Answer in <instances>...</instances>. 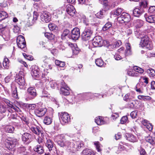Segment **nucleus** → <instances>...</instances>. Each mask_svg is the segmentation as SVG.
Returning <instances> with one entry per match:
<instances>
[{"mask_svg": "<svg viewBox=\"0 0 155 155\" xmlns=\"http://www.w3.org/2000/svg\"><path fill=\"white\" fill-rule=\"evenodd\" d=\"M52 115L49 116H45L43 120L44 123L46 125H49L51 124L52 121L53 120Z\"/></svg>", "mask_w": 155, "mask_h": 155, "instance_id": "obj_24", "label": "nucleus"}, {"mask_svg": "<svg viewBox=\"0 0 155 155\" xmlns=\"http://www.w3.org/2000/svg\"><path fill=\"white\" fill-rule=\"evenodd\" d=\"M133 23L134 26L137 28H140L144 24L143 21L141 20H134Z\"/></svg>", "mask_w": 155, "mask_h": 155, "instance_id": "obj_23", "label": "nucleus"}, {"mask_svg": "<svg viewBox=\"0 0 155 155\" xmlns=\"http://www.w3.org/2000/svg\"><path fill=\"white\" fill-rule=\"evenodd\" d=\"M61 12L59 9L54 10L53 12V15L56 18H58L59 15L61 14Z\"/></svg>", "mask_w": 155, "mask_h": 155, "instance_id": "obj_58", "label": "nucleus"}, {"mask_svg": "<svg viewBox=\"0 0 155 155\" xmlns=\"http://www.w3.org/2000/svg\"><path fill=\"white\" fill-rule=\"evenodd\" d=\"M40 72L38 67L36 66L32 67L31 74L33 77H37L39 75Z\"/></svg>", "mask_w": 155, "mask_h": 155, "instance_id": "obj_19", "label": "nucleus"}, {"mask_svg": "<svg viewBox=\"0 0 155 155\" xmlns=\"http://www.w3.org/2000/svg\"><path fill=\"white\" fill-rule=\"evenodd\" d=\"M123 11V9L120 8H118L112 11L111 12V15L116 16L119 15L121 14Z\"/></svg>", "mask_w": 155, "mask_h": 155, "instance_id": "obj_27", "label": "nucleus"}, {"mask_svg": "<svg viewBox=\"0 0 155 155\" xmlns=\"http://www.w3.org/2000/svg\"><path fill=\"white\" fill-rule=\"evenodd\" d=\"M133 69L135 72H137L140 74L143 73L144 71L143 69L137 66L134 67Z\"/></svg>", "mask_w": 155, "mask_h": 155, "instance_id": "obj_49", "label": "nucleus"}, {"mask_svg": "<svg viewBox=\"0 0 155 155\" xmlns=\"http://www.w3.org/2000/svg\"><path fill=\"white\" fill-rule=\"evenodd\" d=\"M123 32H124L126 34L128 35L131 34L132 32V30L129 28L123 29Z\"/></svg>", "mask_w": 155, "mask_h": 155, "instance_id": "obj_56", "label": "nucleus"}, {"mask_svg": "<svg viewBox=\"0 0 155 155\" xmlns=\"http://www.w3.org/2000/svg\"><path fill=\"white\" fill-rule=\"evenodd\" d=\"M94 144L95 146L97 151L98 152H101L102 150L101 148L102 146L99 142L98 141H96L94 142Z\"/></svg>", "mask_w": 155, "mask_h": 155, "instance_id": "obj_45", "label": "nucleus"}, {"mask_svg": "<svg viewBox=\"0 0 155 155\" xmlns=\"http://www.w3.org/2000/svg\"><path fill=\"white\" fill-rule=\"evenodd\" d=\"M8 118L10 120L11 119H16L17 117V115L16 114H11L10 115L8 114Z\"/></svg>", "mask_w": 155, "mask_h": 155, "instance_id": "obj_61", "label": "nucleus"}, {"mask_svg": "<svg viewBox=\"0 0 155 155\" xmlns=\"http://www.w3.org/2000/svg\"><path fill=\"white\" fill-rule=\"evenodd\" d=\"M93 33V31L90 28H85L82 34V38L84 41L90 39Z\"/></svg>", "mask_w": 155, "mask_h": 155, "instance_id": "obj_5", "label": "nucleus"}, {"mask_svg": "<svg viewBox=\"0 0 155 155\" xmlns=\"http://www.w3.org/2000/svg\"><path fill=\"white\" fill-rule=\"evenodd\" d=\"M7 110V108L6 105L2 104H0V112L1 113L5 112Z\"/></svg>", "mask_w": 155, "mask_h": 155, "instance_id": "obj_47", "label": "nucleus"}, {"mask_svg": "<svg viewBox=\"0 0 155 155\" xmlns=\"http://www.w3.org/2000/svg\"><path fill=\"white\" fill-rule=\"evenodd\" d=\"M31 136L28 133H25L22 135V140L24 142L29 143L31 140Z\"/></svg>", "mask_w": 155, "mask_h": 155, "instance_id": "obj_16", "label": "nucleus"}, {"mask_svg": "<svg viewBox=\"0 0 155 155\" xmlns=\"http://www.w3.org/2000/svg\"><path fill=\"white\" fill-rule=\"evenodd\" d=\"M0 6L2 8H5L7 6V1L5 0H0Z\"/></svg>", "mask_w": 155, "mask_h": 155, "instance_id": "obj_54", "label": "nucleus"}, {"mask_svg": "<svg viewBox=\"0 0 155 155\" xmlns=\"http://www.w3.org/2000/svg\"><path fill=\"white\" fill-rule=\"evenodd\" d=\"M3 65L4 68H8L9 66V61L8 59L6 57L4 58L3 62Z\"/></svg>", "mask_w": 155, "mask_h": 155, "instance_id": "obj_44", "label": "nucleus"}, {"mask_svg": "<svg viewBox=\"0 0 155 155\" xmlns=\"http://www.w3.org/2000/svg\"><path fill=\"white\" fill-rule=\"evenodd\" d=\"M95 122L98 125H101L107 123L101 116L96 117L95 119Z\"/></svg>", "mask_w": 155, "mask_h": 155, "instance_id": "obj_26", "label": "nucleus"}, {"mask_svg": "<svg viewBox=\"0 0 155 155\" xmlns=\"http://www.w3.org/2000/svg\"><path fill=\"white\" fill-rule=\"evenodd\" d=\"M47 110L44 106L38 105L35 110V113L39 117L44 116L46 113Z\"/></svg>", "mask_w": 155, "mask_h": 155, "instance_id": "obj_6", "label": "nucleus"}, {"mask_svg": "<svg viewBox=\"0 0 155 155\" xmlns=\"http://www.w3.org/2000/svg\"><path fill=\"white\" fill-rule=\"evenodd\" d=\"M42 60L45 63H48L50 60V58L46 56H44L41 58Z\"/></svg>", "mask_w": 155, "mask_h": 155, "instance_id": "obj_60", "label": "nucleus"}, {"mask_svg": "<svg viewBox=\"0 0 155 155\" xmlns=\"http://www.w3.org/2000/svg\"><path fill=\"white\" fill-rule=\"evenodd\" d=\"M147 73L150 77H153L155 76V71L153 69L150 68L148 69Z\"/></svg>", "mask_w": 155, "mask_h": 155, "instance_id": "obj_46", "label": "nucleus"}, {"mask_svg": "<svg viewBox=\"0 0 155 155\" xmlns=\"http://www.w3.org/2000/svg\"><path fill=\"white\" fill-rule=\"evenodd\" d=\"M144 12L143 8H135L133 11V14L134 16L139 17Z\"/></svg>", "mask_w": 155, "mask_h": 155, "instance_id": "obj_21", "label": "nucleus"}, {"mask_svg": "<svg viewBox=\"0 0 155 155\" xmlns=\"http://www.w3.org/2000/svg\"><path fill=\"white\" fill-rule=\"evenodd\" d=\"M95 62L96 65L99 67H104L106 65V64L101 59H97L96 60Z\"/></svg>", "mask_w": 155, "mask_h": 155, "instance_id": "obj_36", "label": "nucleus"}, {"mask_svg": "<svg viewBox=\"0 0 155 155\" xmlns=\"http://www.w3.org/2000/svg\"><path fill=\"white\" fill-rule=\"evenodd\" d=\"M86 96L89 97V101L91 99L94 100L97 98H100L99 97L101 96V94L98 93L92 94L91 93H86Z\"/></svg>", "mask_w": 155, "mask_h": 155, "instance_id": "obj_18", "label": "nucleus"}, {"mask_svg": "<svg viewBox=\"0 0 155 155\" xmlns=\"http://www.w3.org/2000/svg\"><path fill=\"white\" fill-rule=\"evenodd\" d=\"M54 141L61 147H65L66 149L71 150L72 152L79 150L83 147L84 144L82 141H77L75 144L69 140L65 141V137L63 135H58L55 137Z\"/></svg>", "mask_w": 155, "mask_h": 155, "instance_id": "obj_1", "label": "nucleus"}, {"mask_svg": "<svg viewBox=\"0 0 155 155\" xmlns=\"http://www.w3.org/2000/svg\"><path fill=\"white\" fill-rule=\"evenodd\" d=\"M59 117L60 122L63 125L68 124L70 121V116L66 112H61L59 114Z\"/></svg>", "mask_w": 155, "mask_h": 155, "instance_id": "obj_3", "label": "nucleus"}, {"mask_svg": "<svg viewBox=\"0 0 155 155\" xmlns=\"http://www.w3.org/2000/svg\"><path fill=\"white\" fill-rule=\"evenodd\" d=\"M55 63L56 65L61 67H63L65 66V62L64 61L56 60L55 61Z\"/></svg>", "mask_w": 155, "mask_h": 155, "instance_id": "obj_48", "label": "nucleus"}, {"mask_svg": "<svg viewBox=\"0 0 155 155\" xmlns=\"http://www.w3.org/2000/svg\"><path fill=\"white\" fill-rule=\"evenodd\" d=\"M112 26L111 23L108 22L103 27L102 29L104 31H105L109 28Z\"/></svg>", "mask_w": 155, "mask_h": 155, "instance_id": "obj_50", "label": "nucleus"}, {"mask_svg": "<svg viewBox=\"0 0 155 155\" xmlns=\"http://www.w3.org/2000/svg\"><path fill=\"white\" fill-rule=\"evenodd\" d=\"M95 153L91 150L85 149L82 152L81 155H95Z\"/></svg>", "mask_w": 155, "mask_h": 155, "instance_id": "obj_28", "label": "nucleus"}, {"mask_svg": "<svg viewBox=\"0 0 155 155\" xmlns=\"http://www.w3.org/2000/svg\"><path fill=\"white\" fill-rule=\"evenodd\" d=\"M34 150L39 154H42L44 152L43 147L41 145H37L34 148Z\"/></svg>", "mask_w": 155, "mask_h": 155, "instance_id": "obj_29", "label": "nucleus"}, {"mask_svg": "<svg viewBox=\"0 0 155 155\" xmlns=\"http://www.w3.org/2000/svg\"><path fill=\"white\" fill-rule=\"evenodd\" d=\"M130 102L127 105V107L129 108H133L134 107V101L133 100H131L129 101Z\"/></svg>", "mask_w": 155, "mask_h": 155, "instance_id": "obj_57", "label": "nucleus"}, {"mask_svg": "<svg viewBox=\"0 0 155 155\" xmlns=\"http://www.w3.org/2000/svg\"><path fill=\"white\" fill-rule=\"evenodd\" d=\"M135 34L138 38H141L140 44L142 47H145L149 50L153 48V45L152 42L149 40L148 36L145 34V33L140 31H135Z\"/></svg>", "mask_w": 155, "mask_h": 155, "instance_id": "obj_2", "label": "nucleus"}, {"mask_svg": "<svg viewBox=\"0 0 155 155\" xmlns=\"http://www.w3.org/2000/svg\"><path fill=\"white\" fill-rule=\"evenodd\" d=\"M11 89L12 96L14 97L17 98L18 97L17 88L14 84H11Z\"/></svg>", "mask_w": 155, "mask_h": 155, "instance_id": "obj_20", "label": "nucleus"}, {"mask_svg": "<svg viewBox=\"0 0 155 155\" xmlns=\"http://www.w3.org/2000/svg\"><path fill=\"white\" fill-rule=\"evenodd\" d=\"M48 27L49 29L52 31L56 30L57 28L56 25L54 24H50L48 25Z\"/></svg>", "mask_w": 155, "mask_h": 155, "instance_id": "obj_55", "label": "nucleus"}, {"mask_svg": "<svg viewBox=\"0 0 155 155\" xmlns=\"http://www.w3.org/2000/svg\"><path fill=\"white\" fill-rule=\"evenodd\" d=\"M15 80L18 84L20 86H24L25 83V81L22 76H21L19 74L16 77Z\"/></svg>", "mask_w": 155, "mask_h": 155, "instance_id": "obj_15", "label": "nucleus"}, {"mask_svg": "<svg viewBox=\"0 0 155 155\" xmlns=\"http://www.w3.org/2000/svg\"><path fill=\"white\" fill-rule=\"evenodd\" d=\"M145 140L151 145H155V138L149 136L146 137Z\"/></svg>", "mask_w": 155, "mask_h": 155, "instance_id": "obj_34", "label": "nucleus"}, {"mask_svg": "<svg viewBox=\"0 0 155 155\" xmlns=\"http://www.w3.org/2000/svg\"><path fill=\"white\" fill-rule=\"evenodd\" d=\"M17 43L18 47L21 49L24 48L26 46L24 37L22 35L18 36L17 38Z\"/></svg>", "mask_w": 155, "mask_h": 155, "instance_id": "obj_9", "label": "nucleus"}, {"mask_svg": "<svg viewBox=\"0 0 155 155\" xmlns=\"http://www.w3.org/2000/svg\"><path fill=\"white\" fill-rule=\"evenodd\" d=\"M133 98V96L130 94L127 93L124 97V100L127 101H128L132 100Z\"/></svg>", "mask_w": 155, "mask_h": 155, "instance_id": "obj_41", "label": "nucleus"}, {"mask_svg": "<svg viewBox=\"0 0 155 155\" xmlns=\"http://www.w3.org/2000/svg\"><path fill=\"white\" fill-rule=\"evenodd\" d=\"M144 87L142 84L138 83L136 86L135 89L137 92L142 93L143 92V87Z\"/></svg>", "mask_w": 155, "mask_h": 155, "instance_id": "obj_30", "label": "nucleus"}, {"mask_svg": "<svg viewBox=\"0 0 155 155\" xmlns=\"http://www.w3.org/2000/svg\"><path fill=\"white\" fill-rule=\"evenodd\" d=\"M127 139L129 141L134 142L137 141V139L136 137L131 134H127L126 135Z\"/></svg>", "mask_w": 155, "mask_h": 155, "instance_id": "obj_25", "label": "nucleus"}, {"mask_svg": "<svg viewBox=\"0 0 155 155\" xmlns=\"http://www.w3.org/2000/svg\"><path fill=\"white\" fill-rule=\"evenodd\" d=\"M148 4V0H143L140 3V5L141 8H146Z\"/></svg>", "mask_w": 155, "mask_h": 155, "instance_id": "obj_42", "label": "nucleus"}, {"mask_svg": "<svg viewBox=\"0 0 155 155\" xmlns=\"http://www.w3.org/2000/svg\"><path fill=\"white\" fill-rule=\"evenodd\" d=\"M105 12V11L104 10L102 9L101 10L100 12H97L95 15L97 18H101L104 17Z\"/></svg>", "mask_w": 155, "mask_h": 155, "instance_id": "obj_43", "label": "nucleus"}, {"mask_svg": "<svg viewBox=\"0 0 155 155\" xmlns=\"http://www.w3.org/2000/svg\"><path fill=\"white\" fill-rule=\"evenodd\" d=\"M72 50L73 53L74 54H77L79 52V49L77 45L76 46V47L73 48Z\"/></svg>", "mask_w": 155, "mask_h": 155, "instance_id": "obj_59", "label": "nucleus"}, {"mask_svg": "<svg viewBox=\"0 0 155 155\" xmlns=\"http://www.w3.org/2000/svg\"><path fill=\"white\" fill-rule=\"evenodd\" d=\"M92 43L94 47H101L103 45L104 41L101 37L96 36L93 39Z\"/></svg>", "mask_w": 155, "mask_h": 155, "instance_id": "obj_8", "label": "nucleus"}, {"mask_svg": "<svg viewBox=\"0 0 155 155\" xmlns=\"http://www.w3.org/2000/svg\"><path fill=\"white\" fill-rule=\"evenodd\" d=\"M45 37L50 40L53 39L54 37V35L51 33L46 32L45 34Z\"/></svg>", "mask_w": 155, "mask_h": 155, "instance_id": "obj_52", "label": "nucleus"}, {"mask_svg": "<svg viewBox=\"0 0 155 155\" xmlns=\"http://www.w3.org/2000/svg\"><path fill=\"white\" fill-rule=\"evenodd\" d=\"M127 56L125 54L123 55L116 54L114 56L115 59L117 60H119L125 58Z\"/></svg>", "mask_w": 155, "mask_h": 155, "instance_id": "obj_38", "label": "nucleus"}, {"mask_svg": "<svg viewBox=\"0 0 155 155\" xmlns=\"http://www.w3.org/2000/svg\"><path fill=\"white\" fill-rule=\"evenodd\" d=\"M148 12L150 13H155V6H150L148 10Z\"/></svg>", "mask_w": 155, "mask_h": 155, "instance_id": "obj_63", "label": "nucleus"}, {"mask_svg": "<svg viewBox=\"0 0 155 155\" xmlns=\"http://www.w3.org/2000/svg\"><path fill=\"white\" fill-rule=\"evenodd\" d=\"M60 93L64 95H68L70 94L69 88L63 81L61 82Z\"/></svg>", "mask_w": 155, "mask_h": 155, "instance_id": "obj_7", "label": "nucleus"}, {"mask_svg": "<svg viewBox=\"0 0 155 155\" xmlns=\"http://www.w3.org/2000/svg\"><path fill=\"white\" fill-rule=\"evenodd\" d=\"M123 19L125 22H127L130 20V15L126 13L123 12L122 13Z\"/></svg>", "mask_w": 155, "mask_h": 155, "instance_id": "obj_33", "label": "nucleus"}, {"mask_svg": "<svg viewBox=\"0 0 155 155\" xmlns=\"http://www.w3.org/2000/svg\"><path fill=\"white\" fill-rule=\"evenodd\" d=\"M126 49L125 50V54L127 56L131 55L132 54L131 46L129 42H126L125 45Z\"/></svg>", "mask_w": 155, "mask_h": 155, "instance_id": "obj_22", "label": "nucleus"}, {"mask_svg": "<svg viewBox=\"0 0 155 155\" xmlns=\"http://www.w3.org/2000/svg\"><path fill=\"white\" fill-rule=\"evenodd\" d=\"M38 16V13L35 11H34L33 12V18L32 21L33 22L35 21L37 19Z\"/></svg>", "mask_w": 155, "mask_h": 155, "instance_id": "obj_64", "label": "nucleus"}, {"mask_svg": "<svg viewBox=\"0 0 155 155\" xmlns=\"http://www.w3.org/2000/svg\"><path fill=\"white\" fill-rule=\"evenodd\" d=\"M41 21L45 22H48L51 19V16L49 12H43L40 15Z\"/></svg>", "mask_w": 155, "mask_h": 155, "instance_id": "obj_10", "label": "nucleus"}, {"mask_svg": "<svg viewBox=\"0 0 155 155\" xmlns=\"http://www.w3.org/2000/svg\"><path fill=\"white\" fill-rule=\"evenodd\" d=\"M23 55L25 58L29 60H32L33 59V58L31 55L27 54L25 53H23Z\"/></svg>", "mask_w": 155, "mask_h": 155, "instance_id": "obj_62", "label": "nucleus"}, {"mask_svg": "<svg viewBox=\"0 0 155 155\" xmlns=\"http://www.w3.org/2000/svg\"><path fill=\"white\" fill-rule=\"evenodd\" d=\"M17 152L18 154L19 155H27L28 153L24 147H21L18 148V149Z\"/></svg>", "mask_w": 155, "mask_h": 155, "instance_id": "obj_31", "label": "nucleus"}, {"mask_svg": "<svg viewBox=\"0 0 155 155\" xmlns=\"http://www.w3.org/2000/svg\"><path fill=\"white\" fill-rule=\"evenodd\" d=\"M1 35L5 41H8L10 38V31L7 30L4 31L3 34Z\"/></svg>", "mask_w": 155, "mask_h": 155, "instance_id": "obj_35", "label": "nucleus"}, {"mask_svg": "<svg viewBox=\"0 0 155 155\" xmlns=\"http://www.w3.org/2000/svg\"><path fill=\"white\" fill-rule=\"evenodd\" d=\"M8 16L7 13L5 11H0V21L5 19Z\"/></svg>", "mask_w": 155, "mask_h": 155, "instance_id": "obj_40", "label": "nucleus"}, {"mask_svg": "<svg viewBox=\"0 0 155 155\" xmlns=\"http://www.w3.org/2000/svg\"><path fill=\"white\" fill-rule=\"evenodd\" d=\"M71 36L73 40H78L80 36L79 29L78 28H74L71 31Z\"/></svg>", "mask_w": 155, "mask_h": 155, "instance_id": "obj_11", "label": "nucleus"}, {"mask_svg": "<svg viewBox=\"0 0 155 155\" xmlns=\"http://www.w3.org/2000/svg\"><path fill=\"white\" fill-rule=\"evenodd\" d=\"M31 129L33 133L37 135H41L42 137H44V134L41 131V128L39 127L36 126H32Z\"/></svg>", "mask_w": 155, "mask_h": 155, "instance_id": "obj_12", "label": "nucleus"}, {"mask_svg": "<svg viewBox=\"0 0 155 155\" xmlns=\"http://www.w3.org/2000/svg\"><path fill=\"white\" fill-rule=\"evenodd\" d=\"M44 140H45V138H44V137H42L41 135H39V137L37 141L40 145L42 146V144H43V142L44 143Z\"/></svg>", "mask_w": 155, "mask_h": 155, "instance_id": "obj_53", "label": "nucleus"}, {"mask_svg": "<svg viewBox=\"0 0 155 155\" xmlns=\"http://www.w3.org/2000/svg\"><path fill=\"white\" fill-rule=\"evenodd\" d=\"M27 92L30 99L34 98L37 95L36 90L33 87L28 88L27 89Z\"/></svg>", "mask_w": 155, "mask_h": 155, "instance_id": "obj_13", "label": "nucleus"}, {"mask_svg": "<svg viewBox=\"0 0 155 155\" xmlns=\"http://www.w3.org/2000/svg\"><path fill=\"white\" fill-rule=\"evenodd\" d=\"M66 12L69 15L73 16L75 14V10L73 6L68 5L67 6Z\"/></svg>", "mask_w": 155, "mask_h": 155, "instance_id": "obj_17", "label": "nucleus"}, {"mask_svg": "<svg viewBox=\"0 0 155 155\" xmlns=\"http://www.w3.org/2000/svg\"><path fill=\"white\" fill-rule=\"evenodd\" d=\"M122 44V42L121 41L118 40L115 41L113 43L110 45V46L112 48H114L117 47H118L121 45Z\"/></svg>", "mask_w": 155, "mask_h": 155, "instance_id": "obj_39", "label": "nucleus"}, {"mask_svg": "<svg viewBox=\"0 0 155 155\" xmlns=\"http://www.w3.org/2000/svg\"><path fill=\"white\" fill-rule=\"evenodd\" d=\"M44 143L50 151L52 150L54 147V143L49 137L45 138V140H44Z\"/></svg>", "mask_w": 155, "mask_h": 155, "instance_id": "obj_14", "label": "nucleus"}, {"mask_svg": "<svg viewBox=\"0 0 155 155\" xmlns=\"http://www.w3.org/2000/svg\"><path fill=\"white\" fill-rule=\"evenodd\" d=\"M146 21L150 23H154L153 16L151 15L147 17H145Z\"/></svg>", "mask_w": 155, "mask_h": 155, "instance_id": "obj_51", "label": "nucleus"}, {"mask_svg": "<svg viewBox=\"0 0 155 155\" xmlns=\"http://www.w3.org/2000/svg\"><path fill=\"white\" fill-rule=\"evenodd\" d=\"M7 105L10 108L14 109L15 112L18 113L21 111L20 109L18 107L16 106H14L12 104V103L11 102Z\"/></svg>", "mask_w": 155, "mask_h": 155, "instance_id": "obj_37", "label": "nucleus"}, {"mask_svg": "<svg viewBox=\"0 0 155 155\" xmlns=\"http://www.w3.org/2000/svg\"><path fill=\"white\" fill-rule=\"evenodd\" d=\"M4 130L6 132L13 133L15 130V128L12 126L10 125H6L5 127Z\"/></svg>", "mask_w": 155, "mask_h": 155, "instance_id": "obj_32", "label": "nucleus"}, {"mask_svg": "<svg viewBox=\"0 0 155 155\" xmlns=\"http://www.w3.org/2000/svg\"><path fill=\"white\" fill-rule=\"evenodd\" d=\"M18 143L16 139L9 138L6 140L5 145L6 147L9 150L14 147Z\"/></svg>", "mask_w": 155, "mask_h": 155, "instance_id": "obj_4", "label": "nucleus"}]
</instances>
